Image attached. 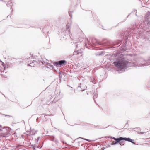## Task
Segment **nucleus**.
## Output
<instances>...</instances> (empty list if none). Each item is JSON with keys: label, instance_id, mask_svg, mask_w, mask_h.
Wrapping results in <instances>:
<instances>
[{"label": "nucleus", "instance_id": "1", "mask_svg": "<svg viewBox=\"0 0 150 150\" xmlns=\"http://www.w3.org/2000/svg\"><path fill=\"white\" fill-rule=\"evenodd\" d=\"M128 62L122 59L121 60L117 62H114L113 64L116 67L120 69H123L125 68Z\"/></svg>", "mask_w": 150, "mask_h": 150}, {"label": "nucleus", "instance_id": "2", "mask_svg": "<svg viewBox=\"0 0 150 150\" xmlns=\"http://www.w3.org/2000/svg\"><path fill=\"white\" fill-rule=\"evenodd\" d=\"M112 138L114 139V140H116V142H117V143H119V142H120V141L122 140H124L125 141L130 142L134 144H135L134 142L132 141V140L129 138H123L122 137H120L119 138H116L114 137H113V138Z\"/></svg>", "mask_w": 150, "mask_h": 150}, {"label": "nucleus", "instance_id": "3", "mask_svg": "<svg viewBox=\"0 0 150 150\" xmlns=\"http://www.w3.org/2000/svg\"><path fill=\"white\" fill-rule=\"evenodd\" d=\"M66 62L64 60H61L59 61L54 62L53 64L55 66L58 67H60L63 65H64V63H66Z\"/></svg>", "mask_w": 150, "mask_h": 150}, {"label": "nucleus", "instance_id": "4", "mask_svg": "<svg viewBox=\"0 0 150 150\" xmlns=\"http://www.w3.org/2000/svg\"><path fill=\"white\" fill-rule=\"evenodd\" d=\"M34 59V57L33 54H30L29 55L28 57V59Z\"/></svg>", "mask_w": 150, "mask_h": 150}, {"label": "nucleus", "instance_id": "5", "mask_svg": "<svg viewBox=\"0 0 150 150\" xmlns=\"http://www.w3.org/2000/svg\"><path fill=\"white\" fill-rule=\"evenodd\" d=\"M1 64L2 65V67H1L2 69H1L2 70H4V69L5 67L3 65V63L2 62H1Z\"/></svg>", "mask_w": 150, "mask_h": 150}, {"label": "nucleus", "instance_id": "6", "mask_svg": "<svg viewBox=\"0 0 150 150\" xmlns=\"http://www.w3.org/2000/svg\"><path fill=\"white\" fill-rule=\"evenodd\" d=\"M119 144L121 146H123L124 145V144L123 143V142H119Z\"/></svg>", "mask_w": 150, "mask_h": 150}, {"label": "nucleus", "instance_id": "7", "mask_svg": "<svg viewBox=\"0 0 150 150\" xmlns=\"http://www.w3.org/2000/svg\"><path fill=\"white\" fill-rule=\"evenodd\" d=\"M117 143L116 142H115L114 141H113L112 143V144H115Z\"/></svg>", "mask_w": 150, "mask_h": 150}, {"label": "nucleus", "instance_id": "8", "mask_svg": "<svg viewBox=\"0 0 150 150\" xmlns=\"http://www.w3.org/2000/svg\"><path fill=\"white\" fill-rule=\"evenodd\" d=\"M142 134H144V133H143V132H142Z\"/></svg>", "mask_w": 150, "mask_h": 150}]
</instances>
